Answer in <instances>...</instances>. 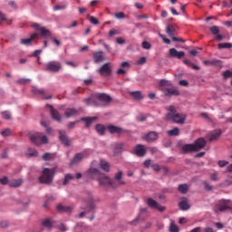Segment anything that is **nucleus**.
<instances>
[{
    "mask_svg": "<svg viewBox=\"0 0 232 232\" xmlns=\"http://www.w3.org/2000/svg\"><path fill=\"white\" fill-rule=\"evenodd\" d=\"M209 31L213 35H218L220 32V29L218 27V25H212V27H209Z\"/></svg>",
    "mask_w": 232,
    "mask_h": 232,
    "instance_id": "58836bf2",
    "label": "nucleus"
},
{
    "mask_svg": "<svg viewBox=\"0 0 232 232\" xmlns=\"http://www.w3.org/2000/svg\"><path fill=\"white\" fill-rule=\"evenodd\" d=\"M97 99L101 101V102H103V104L97 103L95 99L93 98H88L84 100L85 104L87 106H106L107 104H110L111 102V96L106 94V93H100L97 95Z\"/></svg>",
    "mask_w": 232,
    "mask_h": 232,
    "instance_id": "20e7f679",
    "label": "nucleus"
},
{
    "mask_svg": "<svg viewBox=\"0 0 232 232\" xmlns=\"http://www.w3.org/2000/svg\"><path fill=\"white\" fill-rule=\"evenodd\" d=\"M221 134L222 130L220 129L213 130L209 136V141H214L218 140L221 136Z\"/></svg>",
    "mask_w": 232,
    "mask_h": 232,
    "instance_id": "b1692460",
    "label": "nucleus"
},
{
    "mask_svg": "<svg viewBox=\"0 0 232 232\" xmlns=\"http://www.w3.org/2000/svg\"><path fill=\"white\" fill-rule=\"evenodd\" d=\"M59 140L65 146L69 147L71 145V141L65 132V130H59Z\"/></svg>",
    "mask_w": 232,
    "mask_h": 232,
    "instance_id": "ddd939ff",
    "label": "nucleus"
},
{
    "mask_svg": "<svg viewBox=\"0 0 232 232\" xmlns=\"http://www.w3.org/2000/svg\"><path fill=\"white\" fill-rule=\"evenodd\" d=\"M116 42H117V44H125V41L122 39V38H117V40H116Z\"/></svg>",
    "mask_w": 232,
    "mask_h": 232,
    "instance_id": "774afa93",
    "label": "nucleus"
},
{
    "mask_svg": "<svg viewBox=\"0 0 232 232\" xmlns=\"http://www.w3.org/2000/svg\"><path fill=\"white\" fill-rule=\"evenodd\" d=\"M204 188L207 191H211L213 190V187L210 186L207 181L203 182Z\"/></svg>",
    "mask_w": 232,
    "mask_h": 232,
    "instance_id": "6e6d98bb",
    "label": "nucleus"
},
{
    "mask_svg": "<svg viewBox=\"0 0 232 232\" xmlns=\"http://www.w3.org/2000/svg\"><path fill=\"white\" fill-rule=\"evenodd\" d=\"M147 204L149 207L152 208H157L159 203L157 201H155L154 199H152L151 198L147 199Z\"/></svg>",
    "mask_w": 232,
    "mask_h": 232,
    "instance_id": "c9c22d12",
    "label": "nucleus"
},
{
    "mask_svg": "<svg viewBox=\"0 0 232 232\" xmlns=\"http://www.w3.org/2000/svg\"><path fill=\"white\" fill-rule=\"evenodd\" d=\"M230 200L227 199L219 200L216 205V212H224L226 210L231 209L232 208L230 207Z\"/></svg>",
    "mask_w": 232,
    "mask_h": 232,
    "instance_id": "6e6552de",
    "label": "nucleus"
},
{
    "mask_svg": "<svg viewBox=\"0 0 232 232\" xmlns=\"http://www.w3.org/2000/svg\"><path fill=\"white\" fill-rule=\"evenodd\" d=\"M123 172L122 170H119L115 176L114 179H110V177L106 176V174H102L99 178V185L102 187H108L111 186V188H115L117 186L125 185V181L122 179Z\"/></svg>",
    "mask_w": 232,
    "mask_h": 232,
    "instance_id": "f257e3e1",
    "label": "nucleus"
},
{
    "mask_svg": "<svg viewBox=\"0 0 232 232\" xmlns=\"http://www.w3.org/2000/svg\"><path fill=\"white\" fill-rule=\"evenodd\" d=\"M227 165H228V161H222V160L218 161V166L220 168H225Z\"/></svg>",
    "mask_w": 232,
    "mask_h": 232,
    "instance_id": "0e129e2a",
    "label": "nucleus"
},
{
    "mask_svg": "<svg viewBox=\"0 0 232 232\" xmlns=\"http://www.w3.org/2000/svg\"><path fill=\"white\" fill-rule=\"evenodd\" d=\"M0 183L2 185H9V181H8V178L7 177H4L3 179H0Z\"/></svg>",
    "mask_w": 232,
    "mask_h": 232,
    "instance_id": "4d7b16f0",
    "label": "nucleus"
},
{
    "mask_svg": "<svg viewBox=\"0 0 232 232\" xmlns=\"http://www.w3.org/2000/svg\"><path fill=\"white\" fill-rule=\"evenodd\" d=\"M151 168L155 170V171H160L161 169V168L158 165V163H154L153 165H151Z\"/></svg>",
    "mask_w": 232,
    "mask_h": 232,
    "instance_id": "e2e57ef3",
    "label": "nucleus"
},
{
    "mask_svg": "<svg viewBox=\"0 0 232 232\" xmlns=\"http://www.w3.org/2000/svg\"><path fill=\"white\" fill-rule=\"evenodd\" d=\"M98 73L102 76H110L111 75L112 70H111V63H107L103 64L102 67H100L97 70Z\"/></svg>",
    "mask_w": 232,
    "mask_h": 232,
    "instance_id": "1a4fd4ad",
    "label": "nucleus"
},
{
    "mask_svg": "<svg viewBox=\"0 0 232 232\" xmlns=\"http://www.w3.org/2000/svg\"><path fill=\"white\" fill-rule=\"evenodd\" d=\"M95 130L101 136H103L106 132V127L102 124H97Z\"/></svg>",
    "mask_w": 232,
    "mask_h": 232,
    "instance_id": "2f4dec72",
    "label": "nucleus"
},
{
    "mask_svg": "<svg viewBox=\"0 0 232 232\" xmlns=\"http://www.w3.org/2000/svg\"><path fill=\"white\" fill-rule=\"evenodd\" d=\"M108 130H109V132L111 134H121L123 132H125V130H123L122 128L121 127H117L115 125H110L108 126Z\"/></svg>",
    "mask_w": 232,
    "mask_h": 232,
    "instance_id": "4be33fe9",
    "label": "nucleus"
},
{
    "mask_svg": "<svg viewBox=\"0 0 232 232\" xmlns=\"http://www.w3.org/2000/svg\"><path fill=\"white\" fill-rule=\"evenodd\" d=\"M2 117H3V119L8 121L11 119V113L9 111H3Z\"/></svg>",
    "mask_w": 232,
    "mask_h": 232,
    "instance_id": "09e8293b",
    "label": "nucleus"
},
{
    "mask_svg": "<svg viewBox=\"0 0 232 232\" xmlns=\"http://www.w3.org/2000/svg\"><path fill=\"white\" fill-rule=\"evenodd\" d=\"M167 121H172L177 124H184L187 119L186 114L177 112L175 106L170 105L168 109Z\"/></svg>",
    "mask_w": 232,
    "mask_h": 232,
    "instance_id": "7ed1b4c3",
    "label": "nucleus"
},
{
    "mask_svg": "<svg viewBox=\"0 0 232 232\" xmlns=\"http://www.w3.org/2000/svg\"><path fill=\"white\" fill-rule=\"evenodd\" d=\"M28 156L29 157H37L38 156V151L36 150L29 149Z\"/></svg>",
    "mask_w": 232,
    "mask_h": 232,
    "instance_id": "de8ad7c7",
    "label": "nucleus"
},
{
    "mask_svg": "<svg viewBox=\"0 0 232 232\" xmlns=\"http://www.w3.org/2000/svg\"><path fill=\"white\" fill-rule=\"evenodd\" d=\"M32 26L33 28H34V30L40 31V33L42 34V36L44 37L51 36V33L49 29H45V27H40L39 24H33Z\"/></svg>",
    "mask_w": 232,
    "mask_h": 232,
    "instance_id": "2eb2a0df",
    "label": "nucleus"
},
{
    "mask_svg": "<svg viewBox=\"0 0 232 232\" xmlns=\"http://www.w3.org/2000/svg\"><path fill=\"white\" fill-rule=\"evenodd\" d=\"M53 224L54 222L51 218H44V221H42V226L49 230L53 227Z\"/></svg>",
    "mask_w": 232,
    "mask_h": 232,
    "instance_id": "393cba45",
    "label": "nucleus"
},
{
    "mask_svg": "<svg viewBox=\"0 0 232 232\" xmlns=\"http://www.w3.org/2000/svg\"><path fill=\"white\" fill-rule=\"evenodd\" d=\"M23 180L22 179H13L9 182V186L11 188H19L22 186Z\"/></svg>",
    "mask_w": 232,
    "mask_h": 232,
    "instance_id": "473e14b6",
    "label": "nucleus"
},
{
    "mask_svg": "<svg viewBox=\"0 0 232 232\" xmlns=\"http://www.w3.org/2000/svg\"><path fill=\"white\" fill-rule=\"evenodd\" d=\"M66 8H67V4H61V5H54L53 10V11H60V10H65Z\"/></svg>",
    "mask_w": 232,
    "mask_h": 232,
    "instance_id": "ea45409f",
    "label": "nucleus"
},
{
    "mask_svg": "<svg viewBox=\"0 0 232 232\" xmlns=\"http://www.w3.org/2000/svg\"><path fill=\"white\" fill-rule=\"evenodd\" d=\"M30 140L33 144L36 146H40L42 144H47L48 143V138L45 135H43L42 132H34L30 135Z\"/></svg>",
    "mask_w": 232,
    "mask_h": 232,
    "instance_id": "423d86ee",
    "label": "nucleus"
},
{
    "mask_svg": "<svg viewBox=\"0 0 232 232\" xmlns=\"http://www.w3.org/2000/svg\"><path fill=\"white\" fill-rule=\"evenodd\" d=\"M37 36H38V34H37V33H33V34H31V38L22 40V44H24V45H29V44H31L32 41H33L34 38H36Z\"/></svg>",
    "mask_w": 232,
    "mask_h": 232,
    "instance_id": "7c9ffc66",
    "label": "nucleus"
},
{
    "mask_svg": "<svg viewBox=\"0 0 232 232\" xmlns=\"http://www.w3.org/2000/svg\"><path fill=\"white\" fill-rule=\"evenodd\" d=\"M84 204H85V209L90 212L93 209L96 208V204H95V200L93 198V197L92 195H90L86 200H84Z\"/></svg>",
    "mask_w": 232,
    "mask_h": 232,
    "instance_id": "9b49d317",
    "label": "nucleus"
},
{
    "mask_svg": "<svg viewBox=\"0 0 232 232\" xmlns=\"http://www.w3.org/2000/svg\"><path fill=\"white\" fill-rule=\"evenodd\" d=\"M56 209L59 212H72V210L71 207L63 206L62 204L57 205Z\"/></svg>",
    "mask_w": 232,
    "mask_h": 232,
    "instance_id": "c756f323",
    "label": "nucleus"
},
{
    "mask_svg": "<svg viewBox=\"0 0 232 232\" xmlns=\"http://www.w3.org/2000/svg\"><path fill=\"white\" fill-rule=\"evenodd\" d=\"M190 208L189 204L188 203V198H183V199H181V202H179V209L186 211L188 209Z\"/></svg>",
    "mask_w": 232,
    "mask_h": 232,
    "instance_id": "a878e982",
    "label": "nucleus"
},
{
    "mask_svg": "<svg viewBox=\"0 0 232 232\" xmlns=\"http://www.w3.org/2000/svg\"><path fill=\"white\" fill-rule=\"evenodd\" d=\"M183 63L188 66V67H191L193 70H199L200 68L197 65H195L194 63H192L191 61L189 60H184Z\"/></svg>",
    "mask_w": 232,
    "mask_h": 232,
    "instance_id": "4c0bfd02",
    "label": "nucleus"
},
{
    "mask_svg": "<svg viewBox=\"0 0 232 232\" xmlns=\"http://www.w3.org/2000/svg\"><path fill=\"white\" fill-rule=\"evenodd\" d=\"M55 172L56 169H44L38 180H40L42 184L49 185L53 182Z\"/></svg>",
    "mask_w": 232,
    "mask_h": 232,
    "instance_id": "39448f33",
    "label": "nucleus"
},
{
    "mask_svg": "<svg viewBox=\"0 0 232 232\" xmlns=\"http://www.w3.org/2000/svg\"><path fill=\"white\" fill-rule=\"evenodd\" d=\"M146 153H147V149L143 144H138L135 147V154L138 157H144Z\"/></svg>",
    "mask_w": 232,
    "mask_h": 232,
    "instance_id": "a211bd4d",
    "label": "nucleus"
},
{
    "mask_svg": "<svg viewBox=\"0 0 232 232\" xmlns=\"http://www.w3.org/2000/svg\"><path fill=\"white\" fill-rule=\"evenodd\" d=\"M207 145V140L204 138H198L193 144H185L181 148L184 154L199 151Z\"/></svg>",
    "mask_w": 232,
    "mask_h": 232,
    "instance_id": "f03ea898",
    "label": "nucleus"
},
{
    "mask_svg": "<svg viewBox=\"0 0 232 232\" xmlns=\"http://www.w3.org/2000/svg\"><path fill=\"white\" fill-rule=\"evenodd\" d=\"M167 34L170 36L173 37L174 34H175V28L173 27V25H169L167 27Z\"/></svg>",
    "mask_w": 232,
    "mask_h": 232,
    "instance_id": "79ce46f5",
    "label": "nucleus"
},
{
    "mask_svg": "<svg viewBox=\"0 0 232 232\" xmlns=\"http://www.w3.org/2000/svg\"><path fill=\"white\" fill-rule=\"evenodd\" d=\"M46 107L50 109V114L53 120H54L57 122H62V116L60 112L57 110H55L52 105L47 104Z\"/></svg>",
    "mask_w": 232,
    "mask_h": 232,
    "instance_id": "f8f14e48",
    "label": "nucleus"
},
{
    "mask_svg": "<svg viewBox=\"0 0 232 232\" xmlns=\"http://www.w3.org/2000/svg\"><path fill=\"white\" fill-rule=\"evenodd\" d=\"M85 158V154L82 152L76 153L70 161V166L78 165Z\"/></svg>",
    "mask_w": 232,
    "mask_h": 232,
    "instance_id": "4468645a",
    "label": "nucleus"
},
{
    "mask_svg": "<svg viewBox=\"0 0 232 232\" xmlns=\"http://www.w3.org/2000/svg\"><path fill=\"white\" fill-rule=\"evenodd\" d=\"M142 48L145 50H150L151 48V44L149 42L144 41L142 43Z\"/></svg>",
    "mask_w": 232,
    "mask_h": 232,
    "instance_id": "864d4df0",
    "label": "nucleus"
},
{
    "mask_svg": "<svg viewBox=\"0 0 232 232\" xmlns=\"http://www.w3.org/2000/svg\"><path fill=\"white\" fill-rule=\"evenodd\" d=\"M169 56L172 57V58L182 59L185 56V53L184 52H179L175 48H170Z\"/></svg>",
    "mask_w": 232,
    "mask_h": 232,
    "instance_id": "aec40b11",
    "label": "nucleus"
},
{
    "mask_svg": "<svg viewBox=\"0 0 232 232\" xmlns=\"http://www.w3.org/2000/svg\"><path fill=\"white\" fill-rule=\"evenodd\" d=\"M9 226V222L8 221H2L0 222V227L2 228H5Z\"/></svg>",
    "mask_w": 232,
    "mask_h": 232,
    "instance_id": "052dcab7",
    "label": "nucleus"
},
{
    "mask_svg": "<svg viewBox=\"0 0 232 232\" xmlns=\"http://www.w3.org/2000/svg\"><path fill=\"white\" fill-rule=\"evenodd\" d=\"M100 167L106 172H110V163L104 160H101Z\"/></svg>",
    "mask_w": 232,
    "mask_h": 232,
    "instance_id": "c85d7f7f",
    "label": "nucleus"
},
{
    "mask_svg": "<svg viewBox=\"0 0 232 232\" xmlns=\"http://www.w3.org/2000/svg\"><path fill=\"white\" fill-rule=\"evenodd\" d=\"M151 165V160H146V161H144V167L145 168H150V166Z\"/></svg>",
    "mask_w": 232,
    "mask_h": 232,
    "instance_id": "69168bd1",
    "label": "nucleus"
},
{
    "mask_svg": "<svg viewBox=\"0 0 232 232\" xmlns=\"http://www.w3.org/2000/svg\"><path fill=\"white\" fill-rule=\"evenodd\" d=\"M56 227H57L58 229H60L61 231H63V232L67 231V228H66V227H65L64 224H61V225L57 226Z\"/></svg>",
    "mask_w": 232,
    "mask_h": 232,
    "instance_id": "bf43d9fd",
    "label": "nucleus"
},
{
    "mask_svg": "<svg viewBox=\"0 0 232 232\" xmlns=\"http://www.w3.org/2000/svg\"><path fill=\"white\" fill-rule=\"evenodd\" d=\"M123 147H124V144L122 142H121V143L116 144L115 150L117 151H120L123 149Z\"/></svg>",
    "mask_w": 232,
    "mask_h": 232,
    "instance_id": "13d9d810",
    "label": "nucleus"
},
{
    "mask_svg": "<svg viewBox=\"0 0 232 232\" xmlns=\"http://www.w3.org/2000/svg\"><path fill=\"white\" fill-rule=\"evenodd\" d=\"M92 58L95 63H101L104 62V52L100 51V52H94L92 53Z\"/></svg>",
    "mask_w": 232,
    "mask_h": 232,
    "instance_id": "f3484780",
    "label": "nucleus"
},
{
    "mask_svg": "<svg viewBox=\"0 0 232 232\" xmlns=\"http://www.w3.org/2000/svg\"><path fill=\"white\" fill-rule=\"evenodd\" d=\"M1 135L3 137H8L11 135V130L10 129H5L3 131H1Z\"/></svg>",
    "mask_w": 232,
    "mask_h": 232,
    "instance_id": "603ef678",
    "label": "nucleus"
},
{
    "mask_svg": "<svg viewBox=\"0 0 232 232\" xmlns=\"http://www.w3.org/2000/svg\"><path fill=\"white\" fill-rule=\"evenodd\" d=\"M230 48H232V44L228 43L218 44V49H230Z\"/></svg>",
    "mask_w": 232,
    "mask_h": 232,
    "instance_id": "37998d69",
    "label": "nucleus"
},
{
    "mask_svg": "<svg viewBox=\"0 0 232 232\" xmlns=\"http://www.w3.org/2000/svg\"><path fill=\"white\" fill-rule=\"evenodd\" d=\"M223 76H224V79H227L229 77H232V70L231 71L227 70V71L224 72Z\"/></svg>",
    "mask_w": 232,
    "mask_h": 232,
    "instance_id": "5fc2aeb1",
    "label": "nucleus"
},
{
    "mask_svg": "<svg viewBox=\"0 0 232 232\" xmlns=\"http://www.w3.org/2000/svg\"><path fill=\"white\" fill-rule=\"evenodd\" d=\"M115 18L121 20L125 18V14L123 12L115 13Z\"/></svg>",
    "mask_w": 232,
    "mask_h": 232,
    "instance_id": "8fccbe9b",
    "label": "nucleus"
},
{
    "mask_svg": "<svg viewBox=\"0 0 232 232\" xmlns=\"http://www.w3.org/2000/svg\"><path fill=\"white\" fill-rule=\"evenodd\" d=\"M82 121L86 122V127H89V125L96 121V117L82 118Z\"/></svg>",
    "mask_w": 232,
    "mask_h": 232,
    "instance_id": "a19ab883",
    "label": "nucleus"
},
{
    "mask_svg": "<svg viewBox=\"0 0 232 232\" xmlns=\"http://www.w3.org/2000/svg\"><path fill=\"white\" fill-rule=\"evenodd\" d=\"M77 115H79V111L74 108H68L64 111V117L66 119H70V118L77 116Z\"/></svg>",
    "mask_w": 232,
    "mask_h": 232,
    "instance_id": "6ab92c4d",
    "label": "nucleus"
},
{
    "mask_svg": "<svg viewBox=\"0 0 232 232\" xmlns=\"http://www.w3.org/2000/svg\"><path fill=\"white\" fill-rule=\"evenodd\" d=\"M73 179L74 177L72 176V174H65L63 184L66 186Z\"/></svg>",
    "mask_w": 232,
    "mask_h": 232,
    "instance_id": "e433bc0d",
    "label": "nucleus"
},
{
    "mask_svg": "<svg viewBox=\"0 0 232 232\" xmlns=\"http://www.w3.org/2000/svg\"><path fill=\"white\" fill-rule=\"evenodd\" d=\"M159 139V133L156 131H150L149 133H147L144 137V140L150 143V142H154Z\"/></svg>",
    "mask_w": 232,
    "mask_h": 232,
    "instance_id": "dca6fc26",
    "label": "nucleus"
},
{
    "mask_svg": "<svg viewBox=\"0 0 232 232\" xmlns=\"http://www.w3.org/2000/svg\"><path fill=\"white\" fill-rule=\"evenodd\" d=\"M30 82H31L30 79L21 78V79L17 80L16 82L19 83V84H26V83H28Z\"/></svg>",
    "mask_w": 232,
    "mask_h": 232,
    "instance_id": "3c124183",
    "label": "nucleus"
},
{
    "mask_svg": "<svg viewBox=\"0 0 232 232\" xmlns=\"http://www.w3.org/2000/svg\"><path fill=\"white\" fill-rule=\"evenodd\" d=\"M62 70V63L60 62L53 61L45 64L44 71L58 72Z\"/></svg>",
    "mask_w": 232,
    "mask_h": 232,
    "instance_id": "0eeeda50",
    "label": "nucleus"
},
{
    "mask_svg": "<svg viewBox=\"0 0 232 232\" xmlns=\"http://www.w3.org/2000/svg\"><path fill=\"white\" fill-rule=\"evenodd\" d=\"M179 133H180V131H179V129L178 127H176V128H174L172 130H168V135L169 137H177V136L179 135Z\"/></svg>",
    "mask_w": 232,
    "mask_h": 232,
    "instance_id": "f704fd0d",
    "label": "nucleus"
},
{
    "mask_svg": "<svg viewBox=\"0 0 232 232\" xmlns=\"http://www.w3.org/2000/svg\"><path fill=\"white\" fill-rule=\"evenodd\" d=\"M89 20H90V23L94 24V25H98L100 24L99 19L96 18L95 16H90Z\"/></svg>",
    "mask_w": 232,
    "mask_h": 232,
    "instance_id": "c03bdc74",
    "label": "nucleus"
},
{
    "mask_svg": "<svg viewBox=\"0 0 232 232\" xmlns=\"http://www.w3.org/2000/svg\"><path fill=\"white\" fill-rule=\"evenodd\" d=\"M189 186L188 184H181L178 187V191L181 194H187L188 191Z\"/></svg>",
    "mask_w": 232,
    "mask_h": 232,
    "instance_id": "72a5a7b5",
    "label": "nucleus"
},
{
    "mask_svg": "<svg viewBox=\"0 0 232 232\" xmlns=\"http://www.w3.org/2000/svg\"><path fill=\"white\" fill-rule=\"evenodd\" d=\"M170 232H179V227L175 223H170V227H169Z\"/></svg>",
    "mask_w": 232,
    "mask_h": 232,
    "instance_id": "a18cd8bd",
    "label": "nucleus"
},
{
    "mask_svg": "<svg viewBox=\"0 0 232 232\" xmlns=\"http://www.w3.org/2000/svg\"><path fill=\"white\" fill-rule=\"evenodd\" d=\"M130 93L135 101H141L143 99V95L140 91L130 92Z\"/></svg>",
    "mask_w": 232,
    "mask_h": 232,
    "instance_id": "cd10ccee",
    "label": "nucleus"
},
{
    "mask_svg": "<svg viewBox=\"0 0 232 232\" xmlns=\"http://www.w3.org/2000/svg\"><path fill=\"white\" fill-rule=\"evenodd\" d=\"M146 61H147L146 57H141V58L137 62V63H138L139 65H142V64H144V63H146Z\"/></svg>",
    "mask_w": 232,
    "mask_h": 232,
    "instance_id": "680f3d73",
    "label": "nucleus"
},
{
    "mask_svg": "<svg viewBox=\"0 0 232 232\" xmlns=\"http://www.w3.org/2000/svg\"><path fill=\"white\" fill-rule=\"evenodd\" d=\"M166 91H167L165 93L166 97H171L172 95L177 97L180 95L179 91L176 88H168Z\"/></svg>",
    "mask_w": 232,
    "mask_h": 232,
    "instance_id": "5701e85b",
    "label": "nucleus"
},
{
    "mask_svg": "<svg viewBox=\"0 0 232 232\" xmlns=\"http://www.w3.org/2000/svg\"><path fill=\"white\" fill-rule=\"evenodd\" d=\"M102 175V172L99 169H93V167H91L87 170V176L92 179L99 181V179Z\"/></svg>",
    "mask_w": 232,
    "mask_h": 232,
    "instance_id": "9d476101",
    "label": "nucleus"
},
{
    "mask_svg": "<svg viewBox=\"0 0 232 232\" xmlns=\"http://www.w3.org/2000/svg\"><path fill=\"white\" fill-rule=\"evenodd\" d=\"M179 85L181 86H188V82L186 80H181L179 81Z\"/></svg>",
    "mask_w": 232,
    "mask_h": 232,
    "instance_id": "338daca9",
    "label": "nucleus"
},
{
    "mask_svg": "<svg viewBox=\"0 0 232 232\" xmlns=\"http://www.w3.org/2000/svg\"><path fill=\"white\" fill-rule=\"evenodd\" d=\"M32 91H33V93H34V95H40L42 99H52V96L46 97V93L44 89H38L37 87H33Z\"/></svg>",
    "mask_w": 232,
    "mask_h": 232,
    "instance_id": "412c9836",
    "label": "nucleus"
},
{
    "mask_svg": "<svg viewBox=\"0 0 232 232\" xmlns=\"http://www.w3.org/2000/svg\"><path fill=\"white\" fill-rule=\"evenodd\" d=\"M55 155L54 153H51V152H45L44 153V155H42V160H44V161H50L54 160Z\"/></svg>",
    "mask_w": 232,
    "mask_h": 232,
    "instance_id": "bb28decb",
    "label": "nucleus"
},
{
    "mask_svg": "<svg viewBox=\"0 0 232 232\" xmlns=\"http://www.w3.org/2000/svg\"><path fill=\"white\" fill-rule=\"evenodd\" d=\"M171 85V82L168 80H161L160 82V87H163V86H170Z\"/></svg>",
    "mask_w": 232,
    "mask_h": 232,
    "instance_id": "49530a36",
    "label": "nucleus"
}]
</instances>
